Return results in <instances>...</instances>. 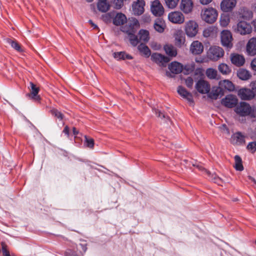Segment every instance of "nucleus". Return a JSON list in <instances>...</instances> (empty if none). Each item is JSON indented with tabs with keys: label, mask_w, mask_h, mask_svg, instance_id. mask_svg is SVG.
I'll return each instance as SVG.
<instances>
[{
	"label": "nucleus",
	"mask_w": 256,
	"mask_h": 256,
	"mask_svg": "<svg viewBox=\"0 0 256 256\" xmlns=\"http://www.w3.org/2000/svg\"><path fill=\"white\" fill-rule=\"evenodd\" d=\"M238 98L233 94H228L221 100L222 105L228 108L236 107L238 104Z\"/></svg>",
	"instance_id": "8"
},
{
	"label": "nucleus",
	"mask_w": 256,
	"mask_h": 256,
	"mask_svg": "<svg viewBox=\"0 0 256 256\" xmlns=\"http://www.w3.org/2000/svg\"><path fill=\"white\" fill-rule=\"evenodd\" d=\"M247 149L250 150L252 153L256 151V142H250L247 146Z\"/></svg>",
	"instance_id": "49"
},
{
	"label": "nucleus",
	"mask_w": 256,
	"mask_h": 256,
	"mask_svg": "<svg viewBox=\"0 0 256 256\" xmlns=\"http://www.w3.org/2000/svg\"><path fill=\"white\" fill-rule=\"evenodd\" d=\"M206 74L208 78L215 80L217 79L218 72L212 68H208L206 70Z\"/></svg>",
	"instance_id": "37"
},
{
	"label": "nucleus",
	"mask_w": 256,
	"mask_h": 256,
	"mask_svg": "<svg viewBox=\"0 0 256 256\" xmlns=\"http://www.w3.org/2000/svg\"><path fill=\"white\" fill-rule=\"evenodd\" d=\"M214 28L212 27L208 28L204 30L203 32V36L205 38H208L213 34Z\"/></svg>",
	"instance_id": "48"
},
{
	"label": "nucleus",
	"mask_w": 256,
	"mask_h": 256,
	"mask_svg": "<svg viewBox=\"0 0 256 256\" xmlns=\"http://www.w3.org/2000/svg\"><path fill=\"white\" fill-rule=\"evenodd\" d=\"M150 10L155 16H160L164 13V7L158 0H155L152 2Z\"/></svg>",
	"instance_id": "9"
},
{
	"label": "nucleus",
	"mask_w": 256,
	"mask_h": 256,
	"mask_svg": "<svg viewBox=\"0 0 256 256\" xmlns=\"http://www.w3.org/2000/svg\"><path fill=\"white\" fill-rule=\"evenodd\" d=\"M236 4V0H222L220 3V8L224 12H229L233 10Z\"/></svg>",
	"instance_id": "17"
},
{
	"label": "nucleus",
	"mask_w": 256,
	"mask_h": 256,
	"mask_svg": "<svg viewBox=\"0 0 256 256\" xmlns=\"http://www.w3.org/2000/svg\"><path fill=\"white\" fill-rule=\"evenodd\" d=\"M62 132L68 138L70 136V134L74 136V140L76 143H78L80 140H82L81 138L79 136V135L82 136V134H79L78 129H64Z\"/></svg>",
	"instance_id": "24"
},
{
	"label": "nucleus",
	"mask_w": 256,
	"mask_h": 256,
	"mask_svg": "<svg viewBox=\"0 0 256 256\" xmlns=\"http://www.w3.org/2000/svg\"><path fill=\"white\" fill-rule=\"evenodd\" d=\"M52 114L56 118L59 119L60 120H62L64 118V114L58 110L53 108L51 110Z\"/></svg>",
	"instance_id": "44"
},
{
	"label": "nucleus",
	"mask_w": 256,
	"mask_h": 256,
	"mask_svg": "<svg viewBox=\"0 0 256 256\" xmlns=\"http://www.w3.org/2000/svg\"><path fill=\"white\" fill-rule=\"evenodd\" d=\"M208 175L210 174V172H208Z\"/></svg>",
	"instance_id": "64"
},
{
	"label": "nucleus",
	"mask_w": 256,
	"mask_h": 256,
	"mask_svg": "<svg viewBox=\"0 0 256 256\" xmlns=\"http://www.w3.org/2000/svg\"><path fill=\"white\" fill-rule=\"evenodd\" d=\"M196 88L200 94H208L210 90V85L206 81L200 80L196 83Z\"/></svg>",
	"instance_id": "13"
},
{
	"label": "nucleus",
	"mask_w": 256,
	"mask_h": 256,
	"mask_svg": "<svg viewBox=\"0 0 256 256\" xmlns=\"http://www.w3.org/2000/svg\"><path fill=\"white\" fill-rule=\"evenodd\" d=\"M2 253H3L4 256H11L9 252L6 250V249L4 246H2Z\"/></svg>",
	"instance_id": "55"
},
{
	"label": "nucleus",
	"mask_w": 256,
	"mask_h": 256,
	"mask_svg": "<svg viewBox=\"0 0 256 256\" xmlns=\"http://www.w3.org/2000/svg\"><path fill=\"white\" fill-rule=\"evenodd\" d=\"M8 42L10 44L12 47L14 48L18 52H20L22 50L20 46L17 42L11 40H8Z\"/></svg>",
	"instance_id": "46"
},
{
	"label": "nucleus",
	"mask_w": 256,
	"mask_h": 256,
	"mask_svg": "<svg viewBox=\"0 0 256 256\" xmlns=\"http://www.w3.org/2000/svg\"><path fill=\"white\" fill-rule=\"evenodd\" d=\"M113 56L116 59L118 60H132L133 58L131 55L126 54L124 52H114L113 54Z\"/></svg>",
	"instance_id": "31"
},
{
	"label": "nucleus",
	"mask_w": 256,
	"mask_h": 256,
	"mask_svg": "<svg viewBox=\"0 0 256 256\" xmlns=\"http://www.w3.org/2000/svg\"><path fill=\"white\" fill-rule=\"evenodd\" d=\"M176 44L178 46H181L184 44L185 42V37L182 33L176 34L175 37Z\"/></svg>",
	"instance_id": "41"
},
{
	"label": "nucleus",
	"mask_w": 256,
	"mask_h": 256,
	"mask_svg": "<svg viewBox=\"0 0 256 256\" xmlns=\"http://www.w3.org/2000/svg\"><path fill=\"white\" fill-rule=\"evenodd\" d=\"M204 50V46L199 41L196 40L193 42L190 47V51L193 54H200Z\"/></svg>",
	"instance_id": "19"
},
{
	"label": "nucleus",
	"mask_w": 256,
	"mask_h": 256,
	"mask_svg": "<svg viewBox=\"0 0 256 256\" xmlns=\"http://www.w3.org/2000/svg\"><path fill=\"white\" fill-rule=\"evenodd\" d=\"M212 0H200V2L202 4H208Z\"/></svg>",
	"instance_id": "56"
},
{
	"label": "nucleus",
	"mask_w": 256,
	"mask_h": 256,
	"mask_svg": "<svg viewBox=\"0 0 256 256\" xmlns=\"http://www.w3.org/2000/svg\"><path fill=\"white\" fill-rule=\"evenodd\" d=\"M168 68L172 73L178 74L182 72L183 66L178 62H174L168 66Z\"/></svg>",
	"instance_id": "26"
},
{
	"label": "nucleus",
	"mask_w": 256,
	"mask_h": 256,
	"mask_svg": "<svg viewBox=\"0 0 256 256\" xmlns=\"http://www.w3.org/2000/svg\"><path fill=\"white\" fill-rule=\"evenodd\" d=\"M154 26L156 30L158 32H162L165 28L166 24L162 20L158 18L156 20Z\"/></svg>",
	"instance_id": "32"
},
{
	"label": "nucleus",
	"mask_w": 256,
	"mask_h": 256,
	"mask_svg": "<svg viewBox=\"0 0 256 256\" xmlns=\"http://www.w3.org/2000/svg\"><path fill=\"white\" fill-rule=\"evenodd\" d=\"M198 25L194 20H190L186 22L184 30L186 34L190 38L195 36L198 32Z\"/></svg>",
	"instance_id": "6"
},
{
	"label": "nucleus",
	"mask_w": 256,
	"mask_h": 256,
	"mask_svg": "<svg viewBox=\"0 0 256 256\" xmlns=\"http://www.w3.org/2000/svg\"><path fill=\"white\" fill-rule=\"evenodd\" d=\"M185 83L188 88H192L194 84L193 79L191 77H188L185 80Z\"/></svg>",
	"instance_id": "51"
},
{
	"label": "nucleus",
	"mask_w": 256,
	"mask_h": 256,
	"mask_svg": "<svg viewBox=\"0 0 256 256\" xmlns=\"http://www.w3.org/2000/svg\"><path fill=\"white\" fill-rule=\"evenodd\" d=\"M232 36L231 32L226 30H223L221 33V42L222 44L226 47L230 48L232 47Z\"/></svg>",
	"instance_id": "12"
},
{
	"label": "nucleus",
	"mask_w": 256,
	"mask_h": 256,
	"mask_svg": "<svg viewBox=\"0 0 256 256\" xmlns=\"http://www.w3.org/2000/svg\"><path fill=\"white\" fill-rule=\"evenodd\" d=\"M116 9H120L123 6L124 0H112Z\"/></svg>",
	"instance_id": "50"
},
{
	"label": "nucleus",
	"mask_w": 256,
	"mask_h": 256,
	"mask_svg": "<svg viewBox=\"0 0 256 256\" xmlns=\"http://www.w3.org/2000/svg\"><path fill=\"white\" fill-rule=\"evenodd\" d=\"M127 22L126 16L122 13H118L113 20V23L116 26H121Z\"/></svg>",
	"instance_id": "27"
},
{
	"label": "nucleus",
	"mask_w": 256,
	"mask_h": 256,
	"mask_svg": "<svg viewBox=\"0 0 256 256\" xmlns=\"http://www.w3.org/2000/svg\"><path fill=\"white\" fill-rule=\"evenodd\" d=\"M230 60L232 64L238 66H243L245 62L244 56L238 54H231Z\"/></svg>",
	"instance_id": "22"
},
{
	"label": "nucleus",
	"mask_w": 256,
	"mask_h": 256,
	"mask_svg": "<svg viewBox=\"0 0 256 256\" xmlns=\"http://www.w3.org/2000/svg\"><path fill=\"white\" fill-rule=\"evenodd\" d=\"M246 136L241 132L234 133L230 138V142L234 145L240 146L245 144Z\"/></svg>",
	"instance_id": "10"
},
{
	"label": "nucleus",
	"mask_w": 256,
	"mask_h": 256,
	"mask_svg": "<svg viewBox=\"0 0 256 256\" xmlns=\"http://www.w3.org/2000/svg\"><path fill=\"white\" fill-rule=\"evenodd\" d=\"M178 94L183 98L188 100L189 102H192V96L182 86H179L178 88Z\"/></svg>",
	"instance_id": "25"
},
{
	"label": "nucleus",
	"mask_w": 256,
	"mask_h": 256,
	"mask_svg": "<svg viewBox=\"0 0 256 256\" xmlns=\"http://www.w3.org/2000/svg\"><path fill=\"white\" fill-rule=\"evenodd\" d=\"M151 46L154 48L155 50H158L160 48V45L154 46L153 44H152Z\"/></svg>",
	"instance_id": "60"
},
{
	"label": "nucleus",
	"mask_w": 256,
	"mask_h": 256,
	"mask_svg": "<svg viewBox=\"0 0 256 256\" xmlns=\"http://www.w3.org/2000/svg\"><path fill=\"white\" fill-rule=\"evenodd\" d=\"M180 0H164L166 6L171 9L175 8Z\"/></svg>",
	"instance_id": "43"
},
{
	"label": "nucleus",
	"mask_w": 256,
	"mask_h": 256,
	"mask_svg": "<svg viewBox=\"0 0 256 256\" xmlns=\"http://www.w3.org/2000/svg\"><path fill=\"white\" fill-rule=\"evenodd\" d=\"M252 24L254 27L255 31H256V19L252 21Z\"/></svg>",
	"instance_id": "61"
},
{
	"label": "nucleus",
	"mask_w": 256,
	"mask_h": 256,
	"mask_svg": "<svg viewBox=\"0 0 256 256\" xmlns=\"http://www.w3.org/2000/svg\"><path fill=\"white\" fill-rule=\"evenodd\" d=\"M248 178L252 182H254L255 184H256V180L252 176H248Z\"/></svg>",
	"instance_id": "62"
},
{
	"label": "nucleus",
	"mask_w": 256,
	"mask_h": 256,
	"mask_svg": "<svg viewBox=\"0 0 256 256\" xmlns=\"http://www.w3.org/2000/svg\"><path fill=\"white\" fill-rule=\"evenodd\" d=\"M154 112L157 116L160 118H161L165 119L166 121L170 122L169 118L165 115V114H163L161 111H160L158 109H154Z\"/></svg>",
	"instance_id": "47"
},
{
	"label": "nucleus",
	"mask_w": 256,
	"mask_h": 256,
	"mask_svg": "<svg viewBox=\"0 0 256 256\" xmlns=\"http://www.w3.org/2000/svg\"><path fill=\"white\" fill-rule=\"evenodd\" d=\"M89 24L93 27L94 28H98V26L94 24L92 20H88Z\"/></svg>",
	"instance_id": "58"
},
{
	"label": "nucleus",
	"mask_w": 256,
	"mask_h": 256,
	"mask_svg": "<svg viewBox=\"0 0 256 256\" xmlns=\"http://www.w3.org/2000/svg\"><path fill=\"white\" fill-rule=\"evenodd\" d=\"M246 52L250 56L256 54V38H251L246 44Z\"/></svg>",
	"instance_id": "23"
},
{
	"label": "nucleus",
	"mask_w": 256,
	"mask_h": 256,
	"mask_svg": "<svg viewBox=\"0 0 256 256\" xmlns=\"http://www.w3.org/2000/svg\"><path fill=\"white\" fill-rule=\"evenodd\" d=\"M232 29L236 32L241 35L248 34L252 32L251 25L243 20H241L237 24L233 26Z\"/></svg>",
	"instance_id": "4"
},
{
	"label": "nucleus",
	"mask_w": 256,
	"mask_h": 256,
	"mask_svg": "<svg viewBox=\"0 0 256 256\" xmlns=\"http://www.w3.org/2000/svg\"><path fill=\"white\" fill-rule=\"evenodd\" d=\"M145 2L144 0H137L132 4V10L136 16L141 15L144 12Z\"/></svg>",
	"instance_id": "11"
},
{
	"label": "nucleus",
	"mask_w": 256,
	"mask_h": 256,
	"mask_svg": "<svg viewBox=\"0 0 256 256\" xmlns=\"http://www.w3.org/2000/svg\"><path fill=\"white\" fill-rule=\"evenodd\" d=\"M192 166H194L197 167L200 170H204L202 166H200L196 162H195L194 164H192Z\"/></svg>",
	"instance_id": "57"
},
{
	"label": "nucleus",
	"mask_w": 256,
	"mask_h": 256,
	"mask_svg": "<svg viewBox=\"0 0 256 256\" xmlns=\"http://www.w3.org/2000/svg\"><path fill=\"white\" fill-rule=\"evenodd\" d=\"M140 39L144 42H147L149 40V32L148 30H141L138 32Z\"/></svg>",
	"instance_id": "38"
},
{
	"label": "nucleus",
	"mask_w": 256,
	"mask_h": 256,
	"mask_svg": "<svg viewBox=\"0 0 256 256\" xmlns=\"http://www.w3.org/2000/svg\"><path fill=\"white\" fill-rule=\"evenodd\" d=\"M195 68V66L194 63H192L191 64H187L184 66H183L182 71L183 72L186 74H188L192 72Z\"/></svg>",
	"instance_id": "42"
},
{
	"label": "nucleus",
	"mask_w": 256,
	"mask_h": 256,
	"mask_svg": "<svg viewBox=\"0 0 256 256\" xmlns=\"http://www.w3.org/2000/svg\"><path fill=\"white\" fill-rule=\"evenodd\" d=\"M29 87L30 92L27 94V96L36 101H38L40 100V96L38 95L39 92V88L32 82H30Z\"/></svg>",
	"instance_id": "21"
},
{
	"label": "nucleus",
	"mask_w": 256,
	"mask_h": 256,
	"mask_svg": "<svg viewBox=\"0 0 256 256\" xmlns=\"http://www.w3.org/2000/svg\"><path fill=\"white\" fill-rule=\"evenodd\" d=\"M219 71L223 74H228L231 72V69L229 66L224 63L220 64L218 66Z\"/></svg>",
	"instance_id": "40"
},
{
	"label": "nucleus",
	"mask_w": 256,
	"mask_h": 256,
	"mask_svg": "<svg viewBox=\"0 0 256 256\" xmlns=\"http://www.w3.org/2000/svg\"><path fill=\"white\" fill-rule=\"evenodd\" d=\"M151 60L158 64L162 66H164L170 60V59L168 57L159 53H154L152 54L151 56Z\"/></svg>",
	"instance_id": "14"
},
{
	"label": "nucleus",
	"mask_w": 256,
	"mask_h": 256,
	"mask_svg": "<svg viewBox=\"0 0 256 256\" xmlns=\"http://www.w3.org/2000/svg\"><path fill=\"white\" fill-rule=\"evenodd\" d=\"M98 10L102 12H106L109 9L110 6L106 0H100L97 4Z\"/></svg>",
	"instance_id": "34"
},
{
	"label": "nucleus",
	"mask_w": 256,
	"mask_h": 256,
	"mask_svg": "<svg viewBox=\"0 0 256 256\" xmlns=\"http://www.w3.org/2000/svg\"><path fill=\"white\" fill-rule=\"evenodd\" d=\"M218 84L222 90L223 88L232 92L234 90V86L232 82L228 80H224L219 82Z\"/></svg>",
	"instance_id": "28"
},
{
	"label": "nucleus",
	"mask_w": 256,
	"mask_h": 256,
	"mask_svg": "<svg viewBox=\"0 0 256 256\" xmlns=\"http://www.w3.org/2000/svg\"><path fill=\"white\" fill-rule=\"evenodd\" d=\"M238 78L243 80H246L250 78L251 74L250 72L244 69L240 70L237 73Z\"/></svg>",
	"instance_id": "33"
},
{
	"label": "nucleus",
	"mask_w": 256,
	"mask_h": 256,
	"mask_svg": "<svg viewBox=\"0 0 256 256\" xmlns=\"http://www.w3.org/2000/svg\"><path fill=\"white\" fill-rule=\"evenodd\" d=\"M217 16L216 10L212 8H208L202 10V18L207 23H213L216 21Z\"/></svg>",
	"instance_id": "2"
},
{
	"label": "nucleus",
	"mask_w": 256,
	"mask_h": 256,
	"mask_svg": "<svg viewBox=\"0 0 256 256\" xmlns=\"http://www.w3.org/2000/svg\"><path fill=\"white\" fill-rule=\"evenodd\" d=\"M208 97L212 100H216L224 94L223 90L220 86L212 87L211 91L208 92Z\"/></svg>",
	"instance_id": "18"
},
{
	"label": "nucleus",
	"mask_w": 256,
	"mask_h": 256,
	"mask_svg": "<svg viewBox=\"0 0 256 256\" xmlns=\"http://www.w3.org/2000/svg\"><path fill=\"white\" fill-rule=\"evenodd\" d=\"M193 8V2L192 0H182L180 9L186 14L190 13Z\"/></svg>",
	"instance_id": "20"
},
{
	"label": "nucleus",
	"mask_w": 256,
	"mask_h": 256,
	"mask_svg": "<svg viewBox=\"0 0 256 256\" xmlns=\"http://www.w3.org/2000/svg\"><path fill=\"white\" fill-rule=\"evenodd\" d=\"M236 113L241 116L252 115L253 110L247 102H240L234 108Z\"/></svg>",
	"instance_id": "3"
},
{
	"label": "nucleus",
	"mask_w": 256,
	"mask_h": 256,
	"mask_svg": "<svg viewBox=\"0 0 256 256\" xmlns=\"http://www.w3.org/2000/svg\"><path fill=\"white\" fill-rule=\"evenodd\" d=\"M88 2H92L94 0H86Z\"/></svg>",
	"instance_id": "63"
},
{
	"label": "nucleus",
	"mask_w": 256,
	"mask_h": 256,
	"mask_svg": "<svg viewBox=\"0 0 256 256\" xmlns=\"http://www.w3.org/2000/svg\"><path fill=\"white\" fill-rule=\"evenodd\" d=\"M234 159L235 162L234 168L236 170L242 171L244 170V166L241 158L239 156L236 155L234 156Z\"/></svg>",
	"instance_id": "36"
},
{
	"label": "nucleus",
	"mask_w": 256,
	"mask_h": 256,
	"mask_svg": "<svg viewBox=\"0 0 256 256\" xmlns=\"http://www.w3.org/2000/svg\"><path fill=\"white\" fill-rule=\"evenodd\" d=\"M212 180H214V182L218 183L219 184L220 181V178L216 174H212Z\"/></svg>",
	"instance_id": "53"
},
{
	"label": "nucleus",
	"mask_w": 256,
	"mask_h": 256,
	"mask_svg": "<svg viewBox=\"0 0 256 256\" xmlns=\"http://www.w3.org/2000/svg\"><path fill=\"white\" fill-rule=\"evenodd\" d=\"M251 138L252 139H256V129H255L254 133L251 135Z\"/></svg>",
	"instance_id": "59"
},
{
	"label": "nucleus",
	"mask_w": 256,
	"mask_h": 256,
	"mask_svg": "<svg viewBox=\"0 0 256 256\" xmlns=\"http://www.w3.org/2000/svg\"><path fill=\"white\" fill-rule=\"evenodd\" d=\"M84 142L88 147L92 148L94 146V140L92 138H88L86 136H84Z\"/></svg>",
	"instance_id": "45"
},
{
	"label": "nucleus",
	"mask_w": 256,
	"mask_h": 256,
	"mask_svg": "<svg viewBox=\"0 0 256 256\" xmlns=\"http://www.w3.org/2000/svg\"><path fill=\"white\" fill-rule=\"evenodd\" d=\"M138 49L140 52V54L145 58H148L150 56V50L146 44H140L138 46Z\"/></svg>",
	"instance_id": "30"
},
{
	"label": "nucleus",
	"mask_w": 256,
	"mask_h": 256,
	"mask_svg": "<svg viewBox=\"0 0 256 256\" xmlns=\"http://www.w3.org/2000/svg\"><path fill=\"white\" fill-rule=\"evenodd\" d=\"M139 26L138 21L136 18H132L128 19L127 24L120 28L122 32L128 34L130 43L134 46H137L139 42L137 36L135 35Z\"/></svg>",
	"instance_id": "1"
},
{
	"label": "nucleus",
	"mask_w": 256,
	"mask_h": 256,
	"mask_svg": "<svg viewBox=\"0 0 256 256\" xmlns=\"http://www.w3.org/2000/svg\"><path fill=\"white\" fill-rule=\"evenodd\" d=\"M164 50L168 56H175L177 54L176 49L172 45L166 44L164 46Z\"/></svg>",
	"instance_id": "35"
},
{
	"label": "nucleus",
	"mask_w": 256,
	"mask_h": 256,
	"mask_svg": "<svg viewBox=\"0 0 256 256\" xmlns=\"http://www.w3.org/2000/svg\"><path fill=\"white\" fill-rule=\"evenodd\" d=\"M230 16L228 14H224L220 16V24L223 27L226 26L230 23Z\"/></svg>",
	"instance_id": "39"
},
{
	"label": "nucleus",
	"mask_w": 256,
	"mask_h": 256,
	"mask_svg": "<svg viewBox=\"0 0 256 256\" xmlns=\"http://www.w3.org/2000/svg\"><path fill=\"white\" fill-rule=\"evenodd\" d=\"M250 65L252 70L256 71V58L252 60Z\"/></svg>",
	"instance_id": "54"
},
{
	"label": "nucleus",
	"mask_w": 256,
	"mask_h": 256,
	"mask_svg": "<svg viewBox=\"0 0 256 256\" xmlns=\"http://www.w3.org/2000/svg\"><path fill=\"white\" fill-rule=\"evenodd\" d=\"M250 90L254 93V96H256V81H254L250 84Z\"/></svg>",
	"instance_id": "52"
},
{
	"label": "nucleus",
	"mask_w": 256,
	"mask_h": 256,
	"mask_svg": "<svg viewBox=\"0 0 256 256\" xmlns=\"http://www.w3.org/2000/svg\"><path fill=\"white\" fill-rule=\"evenodd\" d=\"M168 19L173 24H182L184 21V16L180 11H174L168 14Z\"/></svg>",
	"instance_id": "7"
},
{
	"label": "nucleus",
	"mask_w": 256,
	"mask_h": 256,
	"mask_svg": "<svg viewBox=\"0 0 256 256\" xmlns=\"http://www.w3.org/2000/svg\"><path fill=\"white\" fill-rule=\"evenodd\" d=\"M224 54V50L222 48L218 46H212L209 48L207 54L209 59L216 61L222 58Z\"/></svg>",
	"instance_id": "5"
},
{
	"label": "nucleus",
	"mask_w": 256,
	"mask_h": 256,
	"mask_svg": "<svg viewBox=\"0 0 256 256\" xmlns=\"http://www.w3.org/2000/svg\"><path fill=\"white\" fill-rule=\"evenodd\" d=\"M238 96L242 100H250L255 96L250 88H242L238 92Z\"/></svg>",
	"instance_id": "15"
},
{
	"label": "nucleus",
	"mask_w": 256,
	"mask_h": 256,
	"mask_svg": "<svg viewBox=\"0 0 256 256\" xmlns=\"http://www.w3.org/2000/svg\"><path fill=\"white\" fill-rule=\"evenodd\" d=\"M240 17L246 20H250L253 17V12L247 8H244L240 12Z\"/></svg>",
	"instance_id": "29"
},
{
	"label": "nucleus",
	"mask_w": 256,
	"mask_h": 256,
	"mask_svg": "<svg viewBox=\"0 0 256 256\" xmlns=\"http://www.w3.org/2000/svg\"><path fill=\"white\" fill-rule=\"evenodd\" d=\"M80 248L82 250V252L80 251L79 254L74 250H67L65 252L64 256H82L87 250L86 244L85 242L80 244L78 246V249L80 250Z\"/></svg>",
	"instance_id": "16"
}]
</instances>
